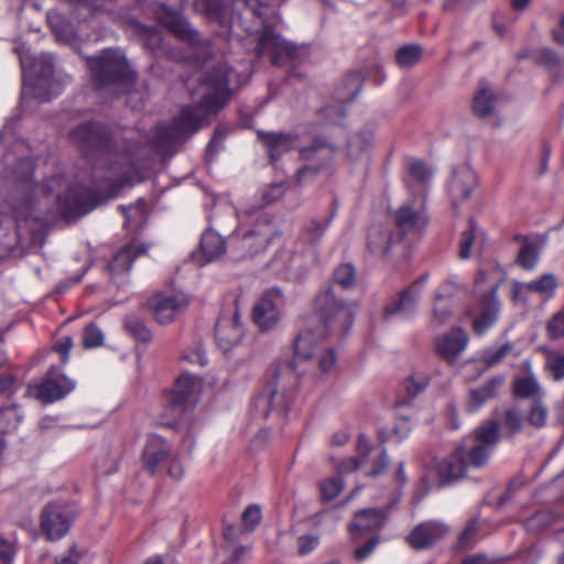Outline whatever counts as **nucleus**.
<instances>
[{"instance_id":"2eb2a0df","label":"nucleus","mask_w":564,"mask_h":564,"mask_svg":"<svg viewBox=\"0 0 564 564\" xmlns=\"http://www.w3.org/2000/svg\"><path fill=\"white\" fill-rule=\"evenodd\" d=\"M243 337V325L237 308L230 312L229 316H221L215 328V339L218 347L228 352L237 347Z\"/></svg>"},{"instance_id":"473e14b6","label":"nucleus","mask_w":564,"mask_h":564,"mask_svg":"<svg viewBox=\"0 0 564 564\" xmlns=\"http://www.w3.org/2000/svg\"><path fill=\"white\" fill-rule=\"evenodd\" d=\"M200 250L205 262H212L226 251L225 239L214 230H206L200 238Z\"/></svg>"},{"instance_id":"a18cd8bd","label":"nucleus","mask_w":564,"mask_h":564,"mask_svg":"<svg viewBox=\"0 0 564 564\" xmlns=\"http://www.w3.org/2000/svg\"><path fill=\"white\" fill-rule=\"evenodd\" d=\"M429 384V378L423 372H414L403 382V389L410 398H415L423 392Z\"/></svg>"},{"instance_id":"9d476101","label":"nucleus","mask_w":564,"mask_h":564,"mask_svg":"<svg viewBox=\"0 0 564 564\" xmlns=\"http://www.w3.org/2000/svg\"><path fill=\"white\" fill-rule=\"evenodd\" d=\"M107 170L108 175L105 178V184L99 186L100 192L104 191V187H107V192L102 193L106 198L115 197L124 185L131 184L139 174L135 164L131 163L126 155L109 160Z\"/></svg>"},{"instance_id":"c9c22d12","label":"nucleus","mask_w":564,"mask_h":564,"mask_svg":"<svg viewBox=\"0 0 564 564\" xmlns=\"http://www.w3.org/2000/svg\"><path fill=\"white\" fill-rule=\"evenodd\" d=\"M514 349V345L510 341L489 347L484 350L481 361L485 364L486 368L495 367L512 355Z\"/></svg>"},{"instance_id":"6e6d98bb","label":"nucleus","mask_w":564,"mask_h":564,"mask_svg":"<svg viewBox=\"0 0 564 564\" xmlns=\"http://www.w3.org/2000/svg\"><path fill=\"white\" fill-rule=\"evenodd\" d=\"M536 61L550 69H560L564 65L563 59L551 48L540 50Z\"/></svg>"},{"instance_id":"09e8293b","label":"nucleus","mask_w":564,"mask_h":564,"mask_svg":"<svg viewBox=\"0 0 564 564\" xmlns=\"http://www.w3.org/2000/svg\"><path fill=\"white\" fill-rule=\"evenodd\" d=\"M123 215L126 216V225H139L143 221L145 212V202L139 199L134 205L128 207L120 206Z\"/></svg>"},{"instance_id":"7c9ffc66","label":"nucleus","mask_w":564,"mask_h":564,"mask_svg":"<svg viewBox=\"0 0 564 564\" xmlns=\"http://www.w3.org/2000/svg\"><path fill=\"white\" fill-rule=\"evenodd\" d=\"M258 137L262 140L272 161L290 151L296 143L295 139L289 134L259 131Z\"/></svg>"},{"instance_id":"4c0bfd02","label":"nucleus","mask_w":564,"mask_h":564,"mask_svg":"<svg viewBox=\"0 0 564 564\" xmlns=\"http://www.w3.org/2000/svg\"><path fill=\"white\" fill-rule=\"evenodd\" d=\"M484 234L481 229L470 221L469 228L462 234L459 242V257L468 259L471 254V247L482 242Z\"/></svg>"},{"instance_id":"f257e3e1","label":"nucleus","mask_w":564,"mask_h":564,"mask_svg":"<svg viewBox=\"0 0 564 564\" xmlns=\"http://www.w3.org/2000/svg\"><path fill=\"white\" fill-rule=\"evenodd\" d=\"M232 72L227 64L207 70L200 79L197 94L199 105L184 107L171 126H159L148 138L156 151L165 154L176 143L195 133L209 113L221 109L230 97V76Z\"/></svg>"},{"instance_id":"412c9836","label":"nucleus","mask_w":564,"mask_h":564,"mask_svg":"<svg viewBox=\"0 0 564 564\" xmlns=\"http://www.w3.org/2000/svg\"><path fill=\"white\" fill-rule=\"evenodd\" d=\"M172 456L171 447L166 441L156 435H150L143 449V466L154 474L161 465Z\"/></svg>"},{"instance_id":"4468645a","label":"nucleus","mask_w":564,"mask_h":564,"mask_svg":"<svg viewBox=\"0 0 564 564\" xmlns=\"http://www.w3.org/2000/svg\"><path fill=\"white\" fill-rule=\"evenodd\" d=\"M70 512L59 503H48L42 511L41 528L50 540H58L70 528Z\"/></svg>"},{"instance_id":"5fc2aeb1","label":"nucleus","mask_w":564,"mask_h":564,"mask_svg":"<svg viewBox=\"0 0 564 564\" xmlns=\"http://www.w3.org/2000/svg\"><path fill=\"white\" fill-rule=\"evenodd\" d=\"M409 172L411 176L419 183L427 182L433 175L432 169L419 160H413L409 163Z\"/></svg>"},{"instance_id":"c03bdc74","label":"nucleus","mask_w":564,"mask_h":564,"mask_svg":"<svg viewBox=\"0 0 564 564\" xmlns=\"http://www.w3.org/2000/svg\"><path fill=\"white\" fill-rule=\"evenodd\" d=\"M545 369L555 381L564 379V352L549 351L546 354Z\"/></svg>"},{"instance_id":"680f3d73","label":"nucleus","mask_w":564,"mask_h":564,"mask_svg":"<svg viewBox=\"0 0 564 564\" xmlns=\"http://www.w3.org/2000/svg\"><path fill=\"white\" fill-rule=\"evenodd\" d=\"M546 330L551 338L564 337V312H557L552 316L546 325Z\"/></svg>"},{"instance_id":"a19ab883","label":"nucleus","mask_w":564,"mask_h":564,"mask_svg":"<svg viewBox=\"0 0 564 564\" xmlns=\"http://www.w3.org/2000/svg\"><path fill=\"white\" fill-rule=\"evenodd\" d=\"M514 393L521 398H535L542 395L541 387L533 376L519 378L514 381Z\"/></svg>"},{"instance_id":"ddd939ff","label":"nucleus","mask_w":564,"mask_h":564,"mask_svg":"<svg viewBox=\"0 0 564 564\" xmlns=\"http://www.w3.org/2000/svg\"><path fill=\"white\" fill-rule=\"evenodd\" d=\"M154 319L160 324L171 323L188 305V299L183 294H155L148 300Z\"/></svg>"},{"instance_id":"2f4dec72","label":"nucleus","mask_w":564,"mask_h":564,"mask_svg":"<svg viewBox=\"0 0 564 564\" xmlns=\"http://www.w3.org/2000/svg\"><path fill=\"white\" fill-rule=\"evenodd\" d=\"M501 280V272L498 269H480L475 279V293L479 297L496 296Z\"/></svg>"},{"instance_id":"39448f33","label":"nucleus","mask_w":564,"mask_h":564,"mask_svg":"<svg viewBox=\"0 0 564 564\" xmlns=\"http://www.w3.org/2000/svg\"><path fill=\"white\" fill-rule=\"evenodd\" d=\"M87 66L98 88L107 85L130 84L135 75L119 50H105L99 55L87 57Z\"/></svg>"},{"instance_id":"bb28decb","label":"nucleus","mask_w":564,"mask_h":564,"mask_svg":"<svg viewBox=\"0 0 564 564\" xmlns=\"http://www.w3.org/2000/svg\"><path fill=\"white\" fill-rule=\"evenodd\" d=\"M91 198L93 193L80 186L69 188L64 196L59 193L56 194V200L64 212H86L87 204Z\"/></svg>"},{"instance_id":"f704fd0d","label":"nucleus","mask_w":564,"mask_h":564,"mask_svg":"<svg viewBox=\"0 0 564 564\" xmlns=\"http://www.w3.org/2000/svg\"><path fill=\"white\" fill-rule=\"evenodd\" d=\"M196 378L191 375H182L172 390L171 402L174 406L183 405L189 398L195 387Z\"/></svg>"},{"instance_id":"bf43d9fd","label":"nucleus","mask_w":564,"mask_h":564,"mask_svg":"<svg viewBox=\"0 0 564 564\" xmlns=\"http://www.w3.org/2000/svg\"><path fill=\"white\" fill-rule=\"evenodd\" d=\"M242 523L248 531H252L261 520V510L259 506L251 505L245 509L241 516Z\"/></svg>"},{"instance_id":"aec40b11","label":"nucleus","mask_w":564,"mask_h":564,"mask_svg":"<svg viewBox=\"0 0 564 564\" xmlns=\"http://www.w3.org/2000/svg\"><path fill=\"white\" fill-rule=\"evenodd\" d=\"M477 184V176L474 170L463 164L453 171V176L448 185L449 195L454 204L470 197Z\"/></svg>"},{"instance_id":"b1692460","label":"nucleus","mask_w":564,"mask_h":564,"mask_svg":"<svg viewBox=\"0 0 564 564\" xmlns=\"http://www.w3.org/2000/svg\"><path fill=\"white\" fill-rule=\"evenodd\" d=\"M454 284L451 282L443 283L433 302V323L437 326L445 325L452 317L453 311Z\"/></svg>"},{"instance_id":"864d4df0","label":"nucleus","mask_w":564,"mask_h":564,"mask_svg":"<svg viewBox=\"0 0 564 564\" xmlns=\"http://www.w3.org/2000/svg\"><path fill=\"white\" fill-rule=\"evenodd\" d=\"M344 484L340 477H332L321 484V494L324 500L335 499L343 490Z\"/></svg>"},{"instance_id":"72a5a7b5","label":"nucleus","mask_w":564,"mask_h":564,"mask_svg":"<svg viewBox=\"0 0 564 564\" xmlns=\"http://www.w3.org/2000/svg\"><path fill=\"white\" fill-rule=\"evenodd\" d=\"M145 249L135 246L128 245L121 248L117 254L113 257L112 261L109 264V271L111 274H120L130 270L134 259L144 253Z\"/></svg>"},{"instance_id":"0e129e2a","label":"nucleus","mask_w":564,"mask_h":564,"mask_svg":"<svg viewBox=\"0 0 564 564\" xmlns=\"http://www.w3.org/2000/svg\"><path fill=\"white\" fill-rule=\"evenodd\" d=\"M329 221L323 223L317 219L310 220L306 226L305 230L310 236V239L312 241L318 240L325 232Z\"/></svg>"},{"instance_id":"6e6552de","label":"nucleus","mask_w":564,"mask_h":564,"mask_svg":"<svg viewBox=\"0 0 564 564\" xmlns=\"http://www.w3.org/2000/svg\"><path fill=\"white\" fill-rule=\"evenodd\" d=\"M72 140L85 155L93 152L109 155L111 141L108 130L100 123H84L70 132Z\"/></svg>"},{"instance_id":"58836bf2","label":"nucleus","mask_w":564,"mask_h":564,"mask_svg":"<svg viewBox=\"0 0 564 564\" xmlns=\"http://www.w3.org/2000/svg\"><path fill=\"white\" fill-rule=\"evenodd\" d=\"M373 140L371 130H362L355 134L348 142V156L351 160L359 159L370 148Z\"/></svg>"},{"instance_id":"cd10ccee","label":"nucleus","mask_w":564,"mask_h":564,"mask_svg":"<svg viewBox=\"0 0 564 564\" xmlns=\"http://www.w3.org/2000/svg\"><path fill=\"white\" fill-rule=\"evenodd\" d=\"M387 514L378 509L369 508L356 512L351 523L352 532H370L380 529L386 522Z\"/></svg>"},{"instance_id":"4be33fe9","label":"nucleus","mask_w":564,"mask_h":564,"mask_svg":"<svg viewBox=\"0 0 564 564\" xmlns=\"http://www.w3.org/2000/svg\"><path fill=\"white\" fill-rule=\"evenodd\" d=\"M394 221L401 235H414L426 227L427 217L423 210L405 204L395 212Z\"/></svg>"},{"instance_id":"774afa93","label":"nucleus","mask_w":564,"mask_h":564,"mask_svg":"<svg viewBox=\"0 0 564 564\" xmlns=\"http://www.w3.org/2000/svg\"><path fill=\"white\" fill-rule=\"evenodd\" d=\"M79 553L75 547H70L65 554L55 557V564H78Z\"/></svg>"},{"instance_id":"ea45409f","label":"nucleus","mask_w":564,"mask_h":564,"mask_svg":"<svg viewBox=\"0 0 564 564\" xmlns=\"http://www.w3.org/2000/svg\"><path fill=\"white\" fill-rule=\"evenodd\" d=\"M22 415L15 404L3 406L0 409V434H8L14 431L20 422Z\"/></svg>"},{"instance_id":"49530a36","label":"nucleus","mask_w":564,"mask_h":564,"mask_svg":"<svg viewBox=\"0 0 564 564\" xmlns=\"http://www.w3.org/2000/svg\"><path fill=\"white\" fill-rule=\"evenodd\" d=\"M334 281L344 289H350L356 282V270L352 264L344 263L336 268Z\"/></svg>"},{"instance_id":"37998d69","label":"nucleus","mask_w":564,"mask_h":564,"mask_svg":"<svg viewBox=\"0 0 564 564\" xmlns=\"http://www.w3.org/2000/svg\"><path fill=\"white\" fill-rule=\"evenodd\" d=\"M395 58L400 67H412L421 61L422 47L419 45H405L397 51Z\"/></svg>"},{"instance_id":"e433bc0d","label":"nucleus","mask_w":564,"mask_h":564,"mask_svg":"<svg viewBox=\"0 0 564 564\" xmlns=\"http://www.w3.org/2000/svg\"><path fill=\"white\" fill-rule=\"evenodd\" d=\"M495 95L488 87H481L474 97L473 110L478 117H488L495 110Z\"/></svg>"},{"instance_id":"7ed1b4c3","label":"nucleus","mask_w":564,"mask_h":564,"mask_svg":"<svg viewBox=\"0 0 564 564\" xmlns=\"http://www.w3.org/2000/svg\"><path fill=\"white\" fill-rule=\"evenodd\" d=\"M500 424L488 420L466 437L457 451L447 458L437 462L435 471L441 484L463 477L468 467H482L487 464L499 441Z\"/></svg>"},{"instance_id":"052dcab7","label":"nucleus","mask_w":564,"mask_h":564,"mask_svg":"<svg viewBox=\"0 0 564 564\" xmlns=\"http://www.w3.org/2000/svg\"><path fill=\"white\" fill-rule=\"evenodd\" d=\"M17 551L15 541L0 538V564H12Z\"/></svg>"},{"instance_id":"e2e57ef3","label":"nucleus","mask_w":564,"mask_h":564,"mask_svg":"<svg viewBox=\"0 0 564 564\" xmlns=\"http://www.w3.org/2000/svg\"><path fill=\"white\" fill-rule=\"evenodd\" d=\"M319 538L317 535L305 534L297 539V551L300 554H308L317 547Z\"/></svg>"},{"instance_id":"79ce46f5","label":"nucleus","mask_w":564,"mask_h":564,"mask_svg":"<svg viewBox=\"0 0 564 564\" xmlns=\"http://www.w3.org/2000/svg\"><path fill=\"white\" fill-rule=\"evenodd\" d=\"M334 148L326 142L317 140L310 148L301 150V156L305 160L328 162L332 159Z\"/></svg>"},{"instance_id":"3c124183","label":"nucleus","mask_w":564,"mask_h":564,"mask_svg":"<svg viewBox=\"0 0 564 564\" xmlns=\"http://www.w3.org/2000/svg\"><path fill=\"white\" fill-rule=\"evenodd\" d=\"M126 328L138 340L149 341L151 339V332L142 321L137 317H127L124 321Z\"/></svg>"},{"instance_id":"dca6fc26","label":"nucleus","mask_w":564,"mask_h":564,"mask_svg":"<svg viewBox=\"0 0 564 564\" xmlns=\"http://www.w3.org/2000/svg\"><path fill=\"white\" fill-rule=\"evenodd\" d=\"M271 270L285 280H300L305 273V260L302 254L290 248L281 249L270 262Z\"/></svg>"},{"instance_id":"c756f323","label":"nucleus","mask_w":564,"mask_h":564,"mask_svg":"<svg viewBox=\"0 0 564 564\" xmlns=\"http://www.w3.org/2000/svg\"><path fill=\"white\" fill-rule=\"evenodd\" d=\"M399 240V237H393L390 228L379 225H372L368 232L367 246L369 250L377 254L383 256L390 248L391 243Z\"/></svg>"},{"instance_id":"69168bd1","label":"nucleus","mask_w":564,"mask_h":564,"mask_svg":"<svg viewBox=\"0 0 564 564\" xmlns=\"http://www.w3.org/2000/svg\"><path fill=\"white\" fill-rule=\"evenodd\" d=\"M73 347V339L69 336L62 337L54 346V350L61 355L62 362L68 360V354Z\"/></svg>"},{"instance_id":"423d86ee","label":"nucleus","mask_w":564,"mask_h":564,"mask_svg":"<svg viewBox=\"0 0 564 564\" xmlns=\"http://www.w3.org/2000/svg\"><path fill=\"white\" fill-rule=\"evenodd\" d=\"M388 465L386 449L372 446L365 435H360L357 445V456L343 460L338 469L340 474L362 469L367 476L380 475Z\"/></svg>"},{"instance_id":"a878e982","label":"nucleus","mask_w":564,"mask_h":564,"mask_svg":"<svg viewBox=\"0 0 564 564\" xmlns=\"http://www.w3.org/2000/svg\"><path fill=\"white\" fill-rule=\"evenodd\" d=\"M272 227L268 224H258L252 230L246 232L240 239V249L252 256L263 251L272 236Z\"/></svg>"},{"instance_id":"f8f14e48","label":"nucleus","mask_w":564,"mask_h":564,"mask_svg":"<svg viewBox=\"0 0 564 564\" xmlns=\"http://www.w3.org/2000/svg\"><path fill=\"white\" fill-rule=\"evenodd\" d=\"M163 24L177 39L188 43L193 48V58L200 61L208 52V43L200 39V35L192 28L188 21L180 14H170L163 21Z\"/></svg>"},{"instance_id":"4d7b16f0","label":"nucleus","mask_w":564,"mask_h":564,"mask_svg":"<svg viewBox=\"0 0 564 564\" xmlns=\"http://www.w3.org/2000/svg\"><path fill=\"white\" fill-rule=\"evenodd\" d=\"M519 263L524 269H533L538 262V251L533 245H524L518 256Z\"/></svg>"},{"instance_id":"a211bd4d","label":"nucleus","mask_w":564,"mask_h":564,"mask_svg":"<svg viewBox=\"0 0 564 564\" xmlns=\"http://www.w3.org/2000/svg\"><path fill=\"white\" fill-rule=\"evenodd\" d=\"M257 52L259 55H269L273 64H279L283 56L295 54V46L272 30L265 29L259 37Z\"/></svg>"},{"instance_id":"c85d7f7f","label":"nucleus","mask_w":564,"mask_h":564,"mask_svg":"<svg viewBox=\"0 0 564 564\" xmlns=\"http://www.w3.org/2000/svg\"><path fill=\"white\" fill-rule=\"evenodd\" d=\"M502 380L494 378L482 386L471 389L466 402V410L469 413L477 412L488 400L496 397L498 388L501 386Z\"/></svg>"},{"instance_id":"1a4fd4ad","label":"nucleus","mask_w":564,"mask_h":564,"mask_svg":"<svg viewBox=\"0 0 564 564\" xmlns=\"http://www.w3.org/2000/svg\"><path fill=\"white\" fill-rule=\"evenodd\" d=\"M294 386L295 375L293 369L288 366L273 376L267 388L269 394L258 398L257 403H268L271 409H285L292 401Z\"/></svg>"},{"instance_id":"f3484780","label":"nucleus","mask_w":564,"mask_h":564,"mask_svg":"<svg viewBox=\"0 0 564 564\" xmlns=\"http://www.w3.org/2000/svg\"><path fill=\"white\" fill-rule=\"evenodd\" d=\"M468 341L469 338L466 332L460 327H455L436 338L435 349L442 358L448 362H454L467 348Z\"/></svg>"},{"instance_id":"8fccbe9b","label":"nucleus","mask_w":564,"mask_h":564,"mask_svg":"<svg viewBox=\"0 0 564 564\" xmlns=\"http://www.w3.org/2000/svg\"><path fill=\"white\" fill-rule=\"evenodd\" d=\"M536 294L550 297L557 289L558 282L553 273H544L534 280Z\"/></svg>"},{"instance_id":"de8ad7c7","label":"nucleus","mask_w":564,"mask_h":564,"mask_svg":"<svg viewBox=\"0 0 564 564\" xmlns=\"http://www.w3.org/2000/svg\"><path fill=\"white\" fill-rule=\"evenodd\" d=\"M523 417L519 409L509 408L505 411L501 426L509 432L510 435L519 433L522 429Z\"/></svg>"},{"instance_id":"603ef678","label":"nucleus","mask_w":564,"mask_h":564,"mask_svg":"<svg viewBox=\"0 0 564 564\" xmlns=\"http://www.w3.org/2000/svg\"><path fill=\"white\" fill-rule=\"evenodd\" d=\"M102 330L95 324L87 325L83 334V345L85 348H95L102 345Z\"/></svg>"},{"instance_id":"5701e85b","label":"nucleus","mask_w":564,"mask_h":564,"mask_svg":"<svg viewBox=\"0 0 564 564\" xmlns=\"http://www.w3.org/2000/svg\"><path fill=\"white\" fill-rule=\"evenodd\" d=\"M447 531L441 522H423L410 533L408 541L414 549H425L440 540Z\"/></svg>"},{"instance_id":"13d9d810","label":"nucleus","mask_w":564,"mask_h":564,"mask_svg":"<svg viewBox=\"0 0 564 564\" xmlns=\"http://www.w3.org/2000/svg\"><path fill=\"white\" fill-rule=\"evenodd\" d=\"M547 419V409L541 402H535L531 408L529 413V423L536 427L541 429L545 425Z\"/></svg>"},{"instance_id":"0eeeda50","label":"nucleus","mask_w":564,"mask_h":564,"mask_svg":"<svg viewBox=\"0 0 564 564\" xmlns=\"http://www.w3.org/2000/svg\"><path fill=\"white\" fill-rule=\"evenodd\" d=\"M74 389V380L66 377L57 367H51L41 381L29 384L26 394L43 403H53L65 398Z\"/></svg>"},{"instance_id":"f03ea898","label":"nucleus","mask_w":564,"mask_h":564,"mask_svg":"<svg viewBox=\"0 0 564 564\" xmlns=\"http://www.w3.org/2000/svg\"><path fill=\"white\" fill-rule=\"evenodd\" d=\"M357 305L338 299L332 286L323 289L315 299V311L322 319L316 328L307 325L294 343L297 358L310 359L319 349V343L333 332H345L351 325Z\"/></svg>"},{"instance_id":"6ab92c4d","label":"nucleus","mask_w":564,"mask_h":564,"mask_svg":"<svg viewBox=\"0 0 564 564\" xmlns=\"http://www.w3.org/2000/svg\"><path fill=\"white\" fill-rule=\"evenodd\" d=\"M420 295V292L413 291V288L403 290L398 299H392L386 304L382 318L386 321L392 317L401 319L411 318L416 312Z\"/></svg>"},{"instance_id":"20e7f679","label":"nucleus","mask_w":564,"mask_h":564,"mask_svg":"<svg viewBox=\"0 0 564 564\" xmlns=\"http://www.w3.org/2000/svg\"><path fill=\"white\" fill-rule=\"evenodd\" d=\"M20 63L24 77L23 98L30 94L41 101H47L61 93V83L54 78L53 56L51 54L45 53L37 57L32 69H28L24 58H20Z\"/></svg>"},{"instance_id":"338daca9","label":"nucleus","mask_w":564,"mask_h":564,"mask_svg":"<svg viewBox=\"0 0 564 564\" xmlns=\"http://www.w3.org/2000/svg\"><path fill=\"white\" fill-rule=\"evenodd\" d=\"M335 354L332 349L318 357V366L323 372H329L335 366Z\"/></svg>"},{"instance_id":"393cba45","label":"nucleus","mask_w":564,"mask_h":564,"mask_svg":"<svg viewBox=\"0 0 564 564\" xmlns=\"http://www.w3.org/2000/svg\"><path fill=\"white\" fill-rule=\"evenodd\" d=\"M480 300V313L474 317L473 329L477 335L485 334L498 319L500 303L496 296H482Z\"/></svg>"},{"instance_id":"9b49d317","label":"nucleus","mask_w":564,"mask_h":564,"mask_svg":"<svg viewBox=\"0 0 564 564\" xmlns=\"http://www.w3.org/2000/svg\"><path fill=\"white\" fill-rule=\"evenodd\" d=\"M283 296L279 290L272 289L263 294L253 307V321L262 330L273 328L281 319Z\"/></svg>"}]
</instances>
